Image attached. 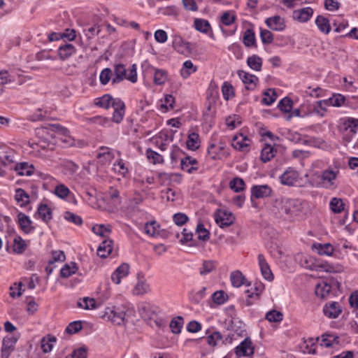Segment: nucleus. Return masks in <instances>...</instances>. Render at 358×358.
I'll return each mask as SVG.
<instances>
[{"instance_id":"f257e3e1","label":"nucleus","mask_w":358,"mask_h":358,"mask_svg":"<svg viewBox=\"0 0 358 358\" xmlns=\"http://www.w3.org/2000/svg\"><path fill=\"white\" fill-rule=\"evenodd\" d=\"M46 149L52 150L54 146L63 143L68 146H75V140L69 136V130L59 124L46 122Z\"/></svg>"},{"instance_id":"f03ea898","label":"nucleus","mask_w":358,"mask_h":358,"mask_svg":"<svg viewBox=\"0 0 358 358\" xmlns=\"http://www.w3.org/2000/svg\"><path fill=\"white\" fill-rule=\"evenodd\" d=\"M113 73V85L118 84L125 79L132 83H136L138 80L137 66L135 64L130 66L128 74H127L125 65L122 64L114 65V72Z\"/></svg>"},{"instance_id":"7ed1b4c3","label":"nucleus","mask_w":358,"mask_h":358,"mask_svg":"<svg viewBox=\"0 0 358 358\" xmlns=\"http://www.w3.org/2000/svg\"><path fill=\"white\" fill-rule=\"evenodd\" d=\"M340 173L337 166H329L323 170L320 176L319 186L327 189L334 190L338 186V178Z\"/></svg>"},{"instance_id":"20e7f679","label":"nucleus","mask_w":358,"mask_h":358,"mask_svg":"<svg viewBox=\"0 0 358 358\" xmlns=\"http://www.w3.org/2000/svg\"><path fill=\"white\" fill-rule=\"evenodd\" d=\"M127 307L124 306L106 307L101 317L116 325L124 324L126 321Z\"/></svg>"},{"instance_id":"39448f33","label":"nucleus","mask_w":358,"mask_h":358,"mask_svg":"<svg viewBox=\"0 0 358 358\" xmlns=\"http://www.w3.org/2000/svg\"><path fill=\"white\" fill-rule=\"evenodd\" d=\"M156 310L157 307L146 302L142 303L138 308L139 313L143 320L150 322L153 321L156 327H160L164 325V320L158 317ZM150 324L152 325V323Z\"/></svg>"},{"instance_id":"423d86ee","label":"nucleus","mask_w":358,"mask_h":358,"mask_svg":"<svg viewBox=\"0 0 358 358\" xmlns=\"http://www.w3.org/2000/svg\"><path fill=\"white\" fill-rule=\"evenodd\" d=\"M338 129L343 134V138L349 142L358 131V119L353 117L342 118Z\"/></svg>"},{"instance_id":"0eeeda50","label":"nucleus","mask_w":358,"mask_h":358,"mask_svg":"<svg viewBox=\"0 0 358 358\" xmlns=\"http://www.w3.org/2000/svg\"><path fill=\"white\" fill-rule=\"evenodd\" d=\"M302 210V203L300 200L295 199H284L282 201L281 212L288 218H293L300 214Z\"/></svg>"},{"instance_id":"6e6552de","label":"nucleus","mask_w":358,"mask_h":358,"mask_svg":"<svg viewBox=\"0 0 358 358\" xmlns=\"http://www.w3.org/2000/svg\"><path fill=\"white\" fill-rule=\"evenodd\" d=\"M252 140L246 135L239 133L235 135L231 141L232 147L240 152H248L250 150Z\"/></svg>"},{"instance_id":"1a4fd4ad","label":"nucleus","mask_w":358,"mask_h":358,"mask_svg":"<svg viewBox=\"0 0 358 358\" xmlns=\"http://www.w3.org/2000/svg\"><path fill=\"white\" fill-rule=\"evenodd\" d=\"M36 136L38 140L33 139L29 143L31 152L35 155H43V151L45 149V139L43 138L44 128L43 127L37 128L35 130Z\"/></svg>"},{"instance_id":"9d476101","label":"nucleus","mask_w":358,"mask_h":358,"mask_svg":"<svg viewBox=\"0 0 358 358\" xmlns=\"http://www.w3.org/2000/svg\"><path fill=\"white\" fill-rule=\"evenodd\" d=\"M264 285L261 282H256L251 288V290H247L248 297L245 300V305L250 306L253 304L254 300L259 299L260 294L264 290Z\"/></svg>"},{"instance_id":"9b49d317","label":"nucleus","mask_w":358,"mask_h":358,"mask_svg":"<svg viewBox=\"0 0 358 358\" xmlns=\"http://www.w3.org/2000/svg\"><path fill=\"white\" fill-rule=\"evenodd\" d=\"M235 354L237 357L252 356L254 354V348L252 341L249 338H245L236 347Z\"/></svg>"},{"instance_id":"f8f14e48","label":"nucleus","mask_w":358,"mask_h":358,"mask_svg":"<svg viewBox=\"0 0 358 358\" xmlns=\"http://www.w3.org/2000/svg\"><path fill=\"white\" fill-rule=\"evenodd\" d=\"M138 281L132 289L134 295L141 296L151 292L150 285L141 273L137 275Z\"/></svg>"},{"instance_id":"ddd939ff","label":"nucleus","mask_w":358,"mask_h":358,"mask_svg":"<svg viewBox=\"0 0 358 358\" xmlns=\"http://www.w3.org/2000/svg\"><path fill=\"white\" fill-rule=\"evenodd\" d=\"M272 192L271 187L268 185H253L251 188V199L269 197Z\"/></svg>"},{"instance_id":"4468645a","label":"nucleus","mask_w":358,"mask_h":358,"mask_svg":"<svg viewBox=\"0 0 358 358\" xmlns=\"http://www.w3.org/2000/svg\"><path fill=\"white\" fill-rule=\"evenodd\" d=\"M66 259V255L62 250H52L50 253V257L48 261V266H46V273L48 274L52 272L56 266V263H62Z\"/></svg>"},{"instance_id":"2eb2a0df","label":"nucleus","mask_w":358,"mask_h":358,"mask_svg":"<svg viewBox=\"0 0 358 358\" xmlns=\"http://www.w3.org/2000/svg\"><path fill=\"white\" fill-rule=\"evenodd\" d=\"M299 173L293 168L289 167L280 177L282 185L292 186L298 181Z\"/></svg>"},{"instance_id":"dca6fc26","label":"nucleus","mask_w":358,"mask_h":358,"mask_svg":"<svg viewBox=\"0 0 358 358\" xmlns=\"http://www.w3.org/2000/svg\"><path fill=\"white\" fill-rule=\"evenodd\" d=\"M238 75L248 90H253L256 87L257 83L259 81L256 76L243 70H239Z\"/></svg>"},{"instance_id":"f3484780","label":"nucleus","mask_w":358,"mask_h":358,"mask_svg":"<svg viewBox=\"0 0 358 358\" xmlns=\"http://www.w3.org/2000/svg\"><path fill=\"white\" fill-rule=\"evenodd\" d=\"M129 265L127 263L120 264L112 273L111 280L116 284L119 285L123 278L127 277L129 273Z\"/></svg>"},{"instance_id":"a211bd4d","label":"nucleus","mask_w":358,"mask_h":358,"mask_svg":"<svg viewBox=\"0 0 358 358\" xmlns=\"http://www.w3.org/2000/svg\"><path fill=\"white\" fill-rule=\"evenodd\" d=\"M257 259L259 266L263 278L269 282L272 281L274 278V276L264 256L262 254H259L258 255Z\"/></svg>"},{"instance_id":"6ab92c4d","label":"nucleus","mask_w":358,"mask_h":358,"mask_svg":"<svg viewBox=\"0 0 358 358\" xmlns=\"http://www.w3.org/2000/svg\"><path fill=\"white\" fill-rule=\"evenodd\" d=\"M17 340V338L15 336H7L3 338L1 350V358L9 357L11 352L14 349Z\"/></svg>"},{"instance_id":"aec40b11","label":"nucleus","mask_w":358,"mask_h":358,"mask_svg":"<svg viewBox=\"0 0 358 358\" xmlns=\"http://www.w3.org/2000/svg\"><path fill=\"white\" fill-rule=\"evenodd\" d=\"M265 23L268 28L276 31H283L286 27L284 18L279 15L266 18Z\"/></svg>"},{"instance_id":"412c9836","label":"nucleus","mask_w":358,"mask_h":358,"mask_svg":"<svg viewBox=\"0 0 358 358\" xmlns=\"http://www.w3.org/2000/svg\"><path fill=\"white\" fill-rule=\"evenodd\" d=\"M312 250L320 256H332L334 252V246L330 243H314L311 246Z\"/></svg>"},{"instance_id":"4be33fe9","label":"nucleus","mask_w":358,"mask_h":358,"mask_svg":"<svg viewBox=\"0 0 358 358\" xmlns=\"http://www.w3.org/2000/svg\"><path fill=\"white\" fill-rule=\"evenodd\" d=\"M119 98H113L110 94H106L101 97L96 98L94 99V105L104 108L108 109L110 107H112L115 105V103H117V100H120Z\"/></svg>"},{"instance_id":"5701e85b","label":"nucleus","mask_w":358,"mask_h":358,"mask_svg":"<svg viewBox=\"0 0 358 358\" xmlns=\"http://www.w3.org/2000/svg\"><path fill=\"white\" fill-rule=\"evenodd\" d=\"M313 15V10L310 7H306L293 11L292 17L300 22H308Z\"/></svg>"},{"instance_id":"b1692460","label":"nucleus","mask_w":358,"mask_h":358,"mask_svg":"<svg viewBox=\"0 0 358 358\" xmlns=\"http://www.w3.org/2000/svg\"><path fill=\"white\" fill-rule=\"evenodd\" d=\"M114 110L112 117V121L120 124L124 119L125 114V104L121 100H117V103L113 106Z\"/></svg>"},{"instance_id":"393cba45","label":"nucleus","mask_w":358,"mask_h":358,"mask_svg":"<svg viewBox=\"0 0 358 358\" xmlns=\"http://www.w3.org/2000/svg\"><path fill=\"white\" fill-rule=\"evenodd\" d=\"M234 217L231 213L220 211L215 216V222L221 228H224L234 223Z\"/></svg>"},{"instance_id":"a878e982","label":"nucleus","mask_w":358,"mask_h":358,"mask_svg":"<svg viewBox=\"0 0 358 358\" xmlns=\"http://www.w3.org/2000/svg\"><path fill=\"white\" fill-rule=\"evenodd\" d=\"M323 313L329 318H336L341 313V308L338 302H329L324 306Z\"/></svg>"},{"instance_id":"bb28decb","label":"nucleus","mask_w":358,"mask_h":358,"mask_svg":"<svg viewBox=\"0 0 358 358\" xmlns=\"http://www.w3.org/2000/svg\"><path fill=\"white\" fill-rule=\"evenodd\" d=\"M180 167L182 170L188 173H192L193 171L198 170V161L190 156H186L180 158Z\"/></svg>"},{"instance_id":"cd10ccee","label":"nucleus","mask_w":358,"mask_h":358,"mask_svg":"<svg viewBox=\"0 0 358 358\" xmlns=\"http://www.w3.org/2000/svg\"><path fill=\"white\" fill-rule=\"evenodd\" d=\"M76 52V47L71 43L60 45L57 50L60 59L66 60Z\"/></svg>"},{"instance_id":"c85d7f7f","label":"nucleus","mask_w":358,"mask_h":358,"mask_svg":"<svg viewBox=\"0 0 358 358\" xmlns=\"http://www.w3.org/2000/svg\"><path fill=\"white\" fill-rule=\"evenodd\" d=\"M113 241L106 239L101 242L97 249V255L101 258L107 257L113 250Z\"/></svg>"},{"instance_id":"c756f323","label":"nucleus","mask_w":358,"mask_h":358,"mask_svg":"<svg viewBox=\"0 0 358 358\" xmlns=\"http://www.w3.org/2000/svg\"><path fill=\"white\" fill-rule=\"evenodd\" d=\"M96 157L100 163L106 164L112 161L114 155L108 148L101 147L98 151Z\"/></svg>"},{"instance_id":"7c9ffc66","label":"nucleus","mask_w":358,"mask_h":358,"mask_svg":"<svg viewBox=\"0 0 358 358\" xmlns=\"http://www.w3.org/2000/svg\"><path fill=\"white\" fill-rule=\"evenodd\" d=\"M331 286L325 281L319 282L315 289V294L321 299H325L331 292Z\"/></svg>"},{"instance_id":"2f4dec72","label":"nucleus","mask_w":358,"mask_h":358,"mask_svg":"<svg viewBox=\"0 0 358 358\" xmlns=\"http://www.w3.org/2000/svg\"><path fill=\"white\" fill-rule=\"evenodd\" d=\"M52 193L62 199H66L69 196H71L74 198L73 194L69 190L68 187L62 183L57 184L55 186Z\"/></svg>"},{"instance_id":"473e14b6","label":"nucleus","mask_w":358,"mask_h":358,"mask_svg":"<svg viewBox=\"0 0 358 358\" xmlns=\"http://www.w3.org/2000/svg\"><path fill=\"white\" fill-rule=\"evenodd\" d=\"M328 106H329V105L327 99L320 100L313 104L310 110L313 113L316 114L320 117H324Z\"/></svg>"},{"instance_id":"72a5a7b5","label":"nucleus","mask_w":358,"mask_h":358,"mask_svg":"<svg viewBox=\"0 0 358 358\" xmlns=\"http://www.w3.org/2000/svg\"><path fill=\"white\" fill-rule=\"evenodd\" d=\"M230 280L231 285L235 287H240L243 285H247V280L240 271H235L230 274Z\"/></svg>"},{"instance_id":"f704fd0d","label":"nucleus","mask_w":358,"mask_h":358,"mask_svg":"<svg viewBox=\"0 0 358 358\" xmlns=\"http://www.w3.org/2000/svg\"><path fill=\"white\" fill-rule=\"evenodd\" d=\"M243 43L245 46L250 48L252 46L256 47V37L253 29L248 28L244 33L243 36Z\"/></svg>"},{"instance_id":"c9c22d12","label":"nucleus","mask_w":358,"mask_h":358,"mask_svg":"<svg viewBox=\"0 0 358 358\" xmlns=\"http://www.w3.org/2000/svg\"><path fill=\"white\" fill-rule=\"evenodd\" d=\"M315 24L319 30L325 34H328L331 31V25L329 20L322 15H318L315 19Z\"/></svg>"},{"instance_id":"e433bc0d","label":"nucleus","mask_w":358,"mask_h":358,"mask_svg":"<svg viewBox=\"0 0 358 358\" xmlns=\"http://www.w3.org/2000/svg\"><path fill=\"white\" fill-rule=\"evenodd\" d=\"M277 150L269 144H265L262 150L261 159L263 162L266 163L269 162L275 155Z\"/></svg>"},{"instance_id":"4c0bfd02","label":"nucleus","mask_w":358,"mask_h":358,"mask_svg":"<svg viewBox=\"0 0 358 358\" xmlns=\"http://www.w3.org/2000/svg\"><path fill=\"white\" fill-rule=\"evenodd\" d=\"M15 199L21 207H25L29 203V194L21 188L15 190Z\"/></svg>"},{"instance_id":"58836bf2","label":"nucleus","mask_w":358,"mask_h":358,"mask_svg":"<svg viewBox=\"0 0 358 358\" xmlns=\"http://www.w3.org/2000/svg\"><path fill=\"white\" fill-rule=\"evenodd\" d=\"M77 264L75 262L65 264L60 270V275L62 278H66L75 274L78 271Z\"/></svg>"},{"instance_id":"ea45409f","label":"nucleus","mask_w":358,"mask_h":358,"mask_svg":"<svg viewBox=\"0 0 358 358\" xmlns=\"http://www.w3.org/2000/svg\"><path fill=\"white\" fill-rule=\"evenodd\" d=\"M262 59L257 55H252L247 59L248 66L251 69L256 71H260L262 70Z\"/></svg>"},{"instance_id":"a19ab883","label":"nucleus","mask_w":358,"mask_h":358,"mask_svg":"<svg viewBox=\"0 0 358 358\" xmlns=\"http://www.w3.org/2000/svg\"><path fill=\"white\" fill-rule=\"evenodd\" d=\"M197 68L194 66L191 60L185 61L180 69V75L183 78H187L191 74L195 73Z\"/></svg>"},{"instance_id":"79ce46f5","label":"nucleus","mask_w":358,"mask_h":358,"mask_svg":"<svg viewBox=\"0 0 358 358\" xmlns=\"http://www.w3.org/2000/svg\"><path fill=\"white\" fill-rule=\"evenodd\" d=\"M154 78L153 82L157 85H164L167 80L168 73L166 70L160 69H154Z\"/></svg>"},{"instance_id":"37998d69","label":"nucleus","mask_w":358,"mask_h":358,"mask_svg":"<svg viewBox=\"0 0 358 358\" xmlns=\"http://www.w3.org/2000/svg\"><path fill=\"white\" fill-rule=\"evenodd\" d=\"M33 166L29 165L27 162L16 164L15 170L18 175L20 176H30L33 173Z\"/></svg>"},{"instance_id":"c03bdc74","label":"nucleus","mask_w":358,"mask_h":358,"mask_svg":"<svg viewBox=\"0 0 358 358\" xmlns=\"http://www.w3.org/2000/svg\"><path fill=\"white\" fill-rule=\"evenodd\" d=\"M189 150H196L199 147V136L197 133L192 132L188 135L186 142Z\"/></svg>"},{"instance_id":"a18cd8bd","label":"nucleus","mask_w":358,"mask_h":358,"mask_svg":"<svg viewBox=\"0 0 358 358\" xmlns=\"http://www.w3.org/2000/svg\"><path fill=\"white\" fill-rule=\"evenodd\" d=\"M17 221L20 228L25 232H29L31 230V220L28 216L22 213L17 215Z\"/></svg>"},{"instance_id":"49530a36","label":"nucleus","mask_w":358,"mask_h":358,"mask_svg":"<svg viewBox=\"0 0 358 358\" xmlns=\"http://www.w3.org/2000/svg\"><path fill=\"white\" fill-rule=\"evenodd\" d=\"M313 271H325L329 273L335 272V269L333 265L329 264L327 262H319L317 259L315 261V265Z\"/></svg>"},{"instance_id":"de8ad7c7","label":"nucleus","mask_w":358,"mask_h":358,"mask_svg":"<svg viewBox=\"0 0 358 358\" xmlns=\"http://www.w3.org/2000/svg\"><path fill=\"white\" fill-rule=\"evenodd\" d=\"M113 73L111 69H103L99 75L100 83L103 85H106L110 81L113 84Z\"/></svg>"},{"instance_id":"09e8293b","label":"nucleus","mask_w":358,"mask_h":358,"mask_svg":"<svg viewBox=\"0 0 358 358\" xmlns=\"http://www.w3.org/2000/svg\"><path fill=\"white\" fill-rule=\"evenodd\" d=\"M159 225L156 221H151L145 224V233L150 236L154 237L159 234Z\"/></svg>"},{"instance_id":"8fccbe9b","label":"nucleus","mask_w":358,"mask_h":358,"mask_svg":"<svg viewBox=\"0 0 358 358\" xmlns=\"http://www.w3.org/2000/svg\"><path fill=\"white\" fill-rule=\"evenodd\" d=\"M229 187L235 192H241L245 189V183L242 178L236 177L229 182Z\"/></svg>"},{"instance_id":"3c124183","label":"nucleus","mask_w":358,"mask_h":358,"mask_svg":"<svg viewBox=\"0 0 358 358\" xmlns=\"http://www.w3.org/2000/svg\"><path fill=\"white\" fill-rule=\"evenodd\" d=\"M194 27L197 31L205 34H207L210 29V24L209 22L203 19H195Z\"/></svg>"},{"instance_id":"603ef678","label":"nucleus","mask_w":358,"mask_h":358,"mask_svg":"<svg viewBox=\"0 0 358 358\" xmlns=\"http://www.w3.org/2000/svg\"><path fill=\"white\" fill-rule=\"evenodd\" d=\"M344 203L341 199L332 198L329 203L330 209L334 213H340L344 210Z\"/></svg>"},{"instance_id":"864d4df0","label":"nucleus","mask_w":358,"mask_h":358,"mask_svg":"<svg viewBox=\"0 0 358 358\" xmlns=\"http://www.w3.org/2000/svg\"><path fill=\"white\" fill-rule=\"evenodd\" d=\"M146 156L149 162L154 164H162L164 162L163 157L150 148L146 150Z\"/></svg>"},{"instance_id":"5fc2aeb1","label":"nucleus","mask_w":358,"mask_h":358,"mask_svg":"<svg viewBox=\"0 0 358 358\" xmlns=\"http://www.w3.org/2000/svg\"><path fill=\"white\" fill-rule=\"evenodd\" d=\"M206 296V287H203L199 290L192 291L189 294V299L195 303H199Z\"/></svg>"},{"instance_id":"6e6d98bb","label":"nucleus","mask_w":358,"mask_h":358,"mask_svg":"<svg viewBox=\"0 0 358 358\" xmlns=\"http://www.w3.org/2000/svg\"><path fill=\"white\" fill-rule=\"evenodd\" d=\"M77 305L78 307L86 310H91L96 308L95 300L89 297H85L82 299H80L78 301Z\"/></svg>"},{"instance_id":"4d7b16f0","label":"nucleus","mask_w":358,"mask_h":358,"mask_svg":"<svg viewBox=\"0 0 358 358\" xmlns=\"http://www.w3.org/2000/svg\"><path fill=\"white\" fill-rule=\"evenodd\" d=\"M301 348L306 353L313 355L316 354L317 345L313 338H309L308 340L305 341Z\"/></svg>"},{"instance_id":"13d9d810","label":"nucleus","mask_w":358,"mask_h":358,"mask_svg":"<svg viewBox=\"0 0 358 358\" xmlns=\"http://www.w3.org/2000/svg\"><path fill=\"white\" fill-rule=\"evenodd\" d=\"M26 248L24 241L20 236L15 237L13 244V250L17 254L22 253Z\"/></svg>"},{"instance_id":"bf43d9fd","label":"nucleus","mask_w":358,"mask_h":358,"mask_svg":"<svg viewBox=\"0 0 358 358\" xmlns=\"http://www.w3.org/2000/svg\"><path fill=\"white\" fill-rule=\"evenodd\" d=\"M64 218L76 225L80 226L83 224V219L80 216L71 213L70 211H66L64 214Z\"/></svg>"},{"instance_id":"052dcab7","label":"nucleus","mask_w":358,"mask_h":358,"mask_svg":"<svg viewBox=\"0 0 358 358\" xmlns=\"http://www.w3.org/2000/svg\"><path fill=\"white\" fill-rule=\"evenodd\" d=\"M277 95L273 90L268 89L267 91L264 92V97L262 102L266 105H271L276 99Z\"/></svg>"},{"instance_id":"680f3d73","label":"nucleus","mask_w":358,"mask_h":358,"mask_svg":"<svg viewBox=\"0 0 358 358\" xmlns=\"http://www.w3.org/2000/svg\"><path fill=\"white\" fill-rule=\"evenodd\" d=\"M196 232L198 235V238L201 241H206L210 238V233L202 223L197 224Z\"/></svg>"},{"instance_id":"e2e57ef3","label":"nucleus","mask_w":358,"mask_h":358,"mask_svg":"<svg viewBox=\"0 0 358 358\" xmlns=\"http://www.w3.org/2000/svg\"><path fill=\"white\" fill-rule=\"evenodd\" d=\"M315 259L307 255H302L300 258V264L302 267L313 271Z\"/></svg>"},{"instance_id":"0e129e2a","label":"nucleus","mask_w":358,"mask_h":358,"mask_svg":"<svg viewBox=\"0 0 358 358\" xmlns=\"http://www.w3.org/2000/svg\"><path fill=\"white\" fill-rule=\"evenodd\" d=\"M327 100L329 106H335V107H340L344 103V102L345 101V98L342 94H337L333 95L331 97H330L329 99H328Z\"/></svg>"},{"instance_id":"69168bd1","label":"nucleus","mask_w":358,"mask_h":358,"mask_svg":"<svg viewBox=\"0 0 358 358\" xmlns=\"http://www.w3.org/2000/svg\"><path fill=\"white\" fill-rule=\"evenodd\" d=\"M183 320L182 317L179 316L173 319L170 322V328L173 334H179L182 327Z\"/></svg>"},{"instance_id":"338daca9","label":"nucleus","mask_w":358,"mask_h":358,"mask_svg":"<svg viewBox=\"0 0 358 358\" xmlns=\"http://www.w3.org/2000/svg\"><path fill=\"white\" fill-rule=\"evenodd\" d=\"M215 268V264L213 261L207 260L204 261L201 267L199 268V273L201 275L210 273Z\"/></svg>"},{"instance_id":"774afa93","label":"nucleus","mask_w":358,"mask_h":358,"mask_svg":"<svg viewBox=\"0 0 358 358\" xmlns=\"http://www.w3.org/2000/svg\"><path fill=\"white\" fill-rule=\"evenodd\" d=\"M87 352L85 348L81 347L75 349L72 353L65 358H87Z\"/></svg>"}]
</instances>
